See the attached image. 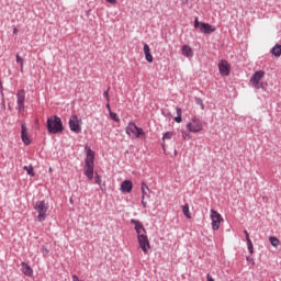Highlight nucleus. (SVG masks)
I'll return each mask as SVG.
<instances>
[{
    "instance_id": "30",
    "label": "nucleus",
    "mask_w": 281,
    "mask_h": 281,
    "mask_svg": "<svg viewBox=\"0 0 281 281\" xmlns=\"http://www.w3.org/2000/svg\"><path fill=\"white\" fill-rule=\"evenodd\" d=\"M195 103L201 106L202 111L205 109V104H203V100L201 98H195Z\"/></svg>"
},
{
    "instance_id": "26",
    "label": "nucleus",
    "mask_w": 281,
    "mask_h": 281,
    "mask_svg": "<svg viewBox=\"0 0 281 281\" xmlns=\"http://www.w3.org/2000/svg\"><path fill=\"white\" fill-rule=\"evenodd\" d=\"M23 169L30 175V177H34V167L32 166H24Z\"/></svg>"
},
{
    "instance_id": "7",
    "label": "nucleus",
    "mask_w": 281,
    "mask_h": 281,
    "mask_svg": "<svg viewBox=\"0 0 281 281\" xmlns=\"http://www.w3.org/2000/svg\"><path fill=\"white\" fill-rule=\"evenodd\" d=\"M194 27L195 30H200L202 34H212L213 32H216V27H214L212 24L200 22L199 18H195L194 20Z\"/></svg>"
},
{
    "instance_id": "2",
    "label": "nucleus",
    "mask_w": 281,
    "mask_h": 281,
    "mask_svg": "<svg viewBox=\"0 0 281 281\" xmlns=\"http://www.w3.org/2000/svg\"><path fill=\"white\" fill-rule=\"evenodd\" d=\"M126 135L133 139H139V137H146V132L142 127H138L135 123L130 122L125 128Z\"/></svg>"
},
{
    "instance_id": "29",
    "label": "nucleus",
    "mask_w": 281,
    "mask_h": 281,
    "mask_svg": "<svg viewBox=\"0 0 281 281\" xmlns=\"http://www.w3.org/2000/svg\"><path fill=\"white\" fill-rule=\"evenodd\" d=\"M249 254H254V243L251 239H248L247 241Z\"/></svg>"
},
{
    "instance_id": "14",
    "label": "nucleus",
    "mask_w": 281,
    "mask_h": 281,
    "mask_svg": "<svg viewBox=\"0 0 281 281\" xmlns=\"http://www.w3.org/2000/svg\"><path fill=\"white\" fill-rule=\"evenodd\" d=\"M132 225H135L134 229L137 236H143L146 234V228H144V224L137 220H131Z\"/></svg>"
},
{
    "instance_id": "28",
    "label": "nucleus",
    "mask_w": 281,
    "mask_h": 281,
    "mask_svg": "<svg viewBox=\"0 0 281 281\" xmlns=\"http://www.w3.org/2000/svg\"><path fill=\"white\" fill-rule=\"evenodd\" d=\"M110 117H111V120H113L114 122H120V117H117V114L114 113L113 111H110Z\"/></svg>"
},
{
    "instance_id": "32",
    "label": "nucleus",
    "mask_w": 281,
    "mask_h": 281,
    "mask_svg": "<svg viewBox=\"0 0 281 281\" xmlns=\"http://www.w3.org/2000/svg\"><path fill=\"white\" fill-rule=\"evenodd\" d=\"M103 95H104L106 102H111V98L109 97V89L106 91H104Z\"/></svg>"
},
{
    "instance_id": "37",
    "label": "nucleus",
    "mask_w": 281,
    "mask_h": 281,
    "mask_svg": "<svg viewBox=\"0 0 281 281\" xmlns=\"http://www.w3.org/2000/svg\"><path fill=\"white\" fill-rule=\"evenodd\" d=\"M105 106H106L109 113H111V104H109V102H108Z\"/></svg>"
},
{
    "instance_id": "27",
    "label": "nucleus",
    "mask_w": 281,
    "mask_h": 281,
    "mask_svg": "<svg viewBox=\"0 0 281 281\" xmlns=\"http://www.w3.org/2000/svg\"><path fill=\"white\" fill-rule=\"evenodd\" d=\"M16 63L20 65V71L23 74V58L16 55Z\"/></svg>"
},
{
    "instance_id": "22",
    "label": "nucleus",
    "mask_w": 281,
    "mask_h": 281,
    "mask_svg": "<svg viewBox=\"0 0 281 281\" xmlns=\"http://www.w3.org/2000/svg\"><path fill=\"white\" fill-rule=\"evenodd\" d=\"M269 240H270V245H272V247H279L280 246V239H278V237L270 236Z\"/></svg>"
},
{
    "instance_id": "3",
    "label": "nucleus",
    "mask_w": 281,
    "mask_h": 281,
    "mask_svg": "<svg viewBox=\"0 0 281 281\" xmlns=\"http://www.w3.org/2000/svg\"><path fill=\"white\" fill-rule=\"evenodd\" d=\"M47 131L49 133H63V121L57 115L50 116L47 120Z\"/></svg>"
},
{
    "instance_id": "38",
    "label": "nucleus",
    "mask_w": 281,
    "mask_h": 281,
    "mask_svg": "<svg viewBox=\"0 0 281 281\" xmlns=\"http://www.w3.org/2000/svg\"><path fill=\"white\" fill-rule=\"evenodd\" d=\"M13 34H19V29L14 27L13 29Z\"/></svg>"
},
{
    "instance_id": "16",
    "label": "nucleus",
    "mask_w": 281,
    "mask_h": 281,
    "mask_svg": "<svg viewBox=\"0 0 281 281\" xmlns=\"http://www.w3.org/2000/svg\"><path fill=\"white\" fill-rule=\"evenodd\" d=\"M22 273H24V276H27L29 278H32V276H34V270L32 269V267H30V265L22 262Z\"/></svg>"
},
{
    "instance_id": "41",
    "label": "nucleus",
    "mask_w": 281,
    "mask_h": 281,
    "mask_svg": "<svg viewBox=\"0 0 281 281\" xmlns=\"http://www.w3.org/2000/svg\"><path fill=\"white\" fill-rule=\"evenodd\" d=\"M49 172H52V168H49Z\"/></svg>"
},
{
    "instance_id": "18",
    "label": "nucleus",
    "mask_w": 281,
    "mask_h": 281,
    "mask_svg": "<svg viewBox=\"0 0 281 281\" xmlns=\"http://www.w3.org/2000/svg\"><path fill=\"white\" fill-rule=\"evenodd\" d=\"M143 49L147 63H153V54H150V46H148V44H145Z\"/></svg>"
},
{
    "instance_id": "33",
    "label": "nucleus",
    "mask_w": 281,
    "mask_h": 281,
    "mask_svg": "<svg viewBox=\"0 0 281 281\" xmlns=\"http://www.w3.org/2000/svg\"><path fill=\"white\" fill-rule=\"evenodd\" d=\"M182 139H190V134H188V132H182Z\"/></svg>"
},
{
    "instance_id": "10",
    "label": "nucleus",
    "mask_w": 281,
    "mask_h": 281,
    "mask_svg": "<svg viewBox=\"0 0 281 281\" xmlns=\"http://www.w3.org/2000/svg\"><path fill=\"white\" fill-rule=\"evenodd\" d=\"M218 70L221 76H229L232 71V66L229 65V63H227V60L222 59L218 63Z\"/></svg>"
},
{
    "instance_id": "40",
    "label": "nucleus",
    "mask_w": 281,
    "mask_h": 281,
    "mask_svg": "<svg viewBox=\"0 0 281 281\" xmlns=\"http://www.w3.org/2000/svg\"><path fill=\"white\" fill-rule=\"evenodd\" d=\"M162 148H166V144L165 143H162Z\"/></svg>"
},
{
    "instance_id": "5",
    "label": "nucleus",
    "mask_w": 281,
    "mask_h": 281,
    "mask_svg": "<svg viewBox=\"0 0 281 281\" xmlns=\"http://www.w3.org/2000/svg\"><path fill=\"white\" fill-rule=\"evenodd\" d=\"M34 210L37 212V221L43 223L47 218V210H49V205L45 203V201H37L34 205Z\"/></svg>"
},
{
    "instance_id": "24",
    "label": "nucleus",
    "mask_w": 281,
    "mask_h": 281,
    "mask_svg": "<svg viewBox=\"0 0 281 281\" xmlns=\"http://www.w3.org/2000/svg\"><path fill=\"white\" fill-rule=\"evenodd\" d=\"M268 83L267 82H259L257 87H252V89H262V91H267Z\"/></svg>"
},
{
    "instance_id": "9",
    "label": "nucleus",
    "mask_w": 281,
    "mask_h": 281,
    "mask_svg": "<svg viewBox=\"0 0 281 281\" xmlns=\"http://www.w3.org/2000/svg\"><path fill=\"white\" fill-rule=\"evenodd\" d=\"M69 128L72 133H80L82 127L80 126V120H78V115L72 114L69 119Z\"/></svg>"
},
{
    "instance_id": "20",
    "label": "nucleus",
    "mask_w": 281,
    "mask_h": 281,
    "mask_svg": "<svg viewBox=\"0 0 281 281\" xmlns=\"http://www.w3.org/2000/svg\"><path fill=\"white\" fill-rule=\"evenodd\" d=\"M176 113H177V116L175 117V122H177V124H181L183 122V119L181 116V108H176Z\"/></svg>"
},
{
    "instance_id": "31",
    "label": "nucleus",
    "mask_w": 281,
    "mask_h": 281,
    "mask_svg": "<svg viewBox=\"0 0 281 281\" xmlns=\"http://www.w3.org/2000/svg\"><path fill=\"white\" fill-rule=\"evenodd\" d=\"M94 183H97V186H101L102 184V178L100 177V175H97L94 178Z\"/></svg>"
},
{
    "instance_id": "35",
    "label": "nucleus",
    "mask_w": 281,
    "mask_h": 281,
    "mask_svg": "<svg viewBox=\"0 0 281 281\" xmlns=\"http://www.w3.org/2000/svg\"><path fill=\"white\" fill-rule=\"evenodd\" d=\"M244 234L246 236V240L247 241L251 240V238H249V233L247 231H244Z\"/></svg>"
},
{
    "instance_id": "11",
    "label": "nucleus",
    "mask_w": 281,
    "mask_h": 281,
    "mask_svg": "<svg viewBox=\"0 0 281 281\" xmlns=\"http://www.w3.org/2000/svg\"><path fill=\"white\" fill-rule=\"evenodd\" d=\"M18 98V111H25V90H19L16 93Z\"/></svg>"
},
{
    "instance_id": "34",
    "label": "nucleus",
    "mask_w": 281,
    "mask_h": 281,
    "mask_svg": "<svg viewBox=\"0 0 281 281\" xmlns=\"http://www.w3.org/2000/svg\"><path fill=\"white\" fill-rule=\"evenodd\" d=\"M246 260L247 262H251L252 265H256V261L254 260L252 257H247Z\"/></svg>"
},
{
    "instance_id": "13",
    "label": "nucleus",
    "mask_w": 281,
    "mask_h": 281,
    "mask_svg": "<svg viewBox=\"0 0 281 281\" xmlns=\"http://www.w3.org/2000/svg\"><path fill=\"white\" fill-rule=\"evenodd\" d=\"M21 139L26 146H30V144H32V139L27 134V126L25 125V123H22L21 125Z\"/></svg>"
},
{
    "instance_id": "15",
    "label": "nucleus",
    "mask_w": 281,
    "mask_h": 281,
    "mask_svg": "<svg viewBox=\"0 0 281 281\" xmlns=\"http://www.w3.org/2000/svg\"><path fill=\"white\" fill-rule=\"evenodd\" d=\"M121 192L125 194L133 192V182L131 180H124L121 184Z\"/></svg>"
},
{
    "instance_id": "25",
    "label": "nucleus",
    "mask_w": 281,
    "mask_h": 281,
    "mask_svg": "<svg viewBox=\"0 0 281 281\" xmlns=\"http://www.w3.org/2000/svg\"><path fill=\"white\" fill-rule=\"evenodd\" d=\"M172 137H175V132H166L162 136V142L166 139H172Z\"/></svg>"
},
{
    "instance_id": "8",
    "label": "nucleus",
    "mask_w": 281,
    "mask_h": 281,
    "mask_svg": "<svg viewBox=\"0 0 281 281\" xmlns=\"http://www.w3.org/2000/svg\"><path fill=\"white\" fill-rule=\"evenodd\" d=\"M137 241L142 251L145 255H148V251H150V240L148 239V235H138Z\"/></svg>"
},
{
    "instance_id": "19",
    "label": "nucleus",
    "mask_w": 281,
    "mask_h": 281,
    "mask_svg": "<svg viewBox=\"0 0 281 281\" xmlns=\"http://www.w3.org/2000/svg\"><path fill=\"white\" fill-rule=\"evenodd\" d=\"M272 56H276L277 58H280L281 56V45L277 44L272 50H271Z\"/></svg>"
},
{
    "instance_id": "6",
    "label": "nucleus",
    "mask_w": 281,
    "mask_h": 281,
    "mask_svg": "<svg viewBox=\"0 0 281 281\" xmlns=\"http://www.w3.org/2000/svg\"><path fill=\"white\" fill-rule=\"evenodd\" d=\"M210 218L212 221L211 227H212L213 232L221 229V223L224 222L223 215H221V213H218V211L211 209Z\"/></svg>"
},
{
    "instance_id": "23",
    "label": "nucleus",
    "mask_w": 281,
    "mask_h": 281,
    "mask_svg": "<svg viewBox=\"0 0 281 281\" xmlns=\"http://www.w3.org/2000/svg\"><path fill=\"white\" fill-rule=\"evenodd\" d=\"M182 212H183L184 216H187L188 218H192V215L190 214V205L184 204L182 206Z\"/></svg>"
},
{
    "instance_id": "36",
    "label": "nucleus",
    "mask_w": 281,
    "mask_h": 281,
    "mask_svg": "<svg viewBox=\"0 0 281 281\" xmlns=\"http://www.w3.org/2000/svg\"><path fill=\"white\" fill-rule=\"evenodd\" d=\"M108 3H111L112 5H115L117 3V0H105Z\"/></svg>"
},
{
    "instance_id": "4",
    "label": "nucleus",
    "mask_w": 281,
    "mask_h": 281,
    "mask_svg": "<svg viewBox=\"0 0 281 281\" xmlns=\"http://www.w3.org/2000/svg\"><path fill=\"white\" fill-rule=\"evenodd\" d=\"M205 128V122L201 120L199 116H193L188 123H187V130L189 133H201Z\"/></svg>"
},
{
    "instance_id": "21",
    "label": "nucleus",
    "mask_w": 281,
    "mask_h": 281,
    "mask_svg": "<svg viewBox=\"0 0 281 281\" xmlns=\"http://www.w3.org/2000/svg\"><path fill=\"white\" fill-rule=\"evenodd\" d=\"M146 190H148V186H145V184H142V204H143V207H146V202H145V199H146Z\"/></svg>"
},
{
    "instance_id": "12",
    "label": "nucleus",
    "mask_w": 281,
    "mask_h": 281,
    "mask_svg": "<svg viewBox=\"0 0 281 281\" xmlns=\"http://www.w3.org/2000/svg\"><path fill=\"white\" fill-rule=\"evenodd\" d=\"M262 78H265V70H258L254 72L250 78L251 87H258V83H260V80H262Z\"/></svg>"
},
{
    "instance_id": "39",
    "label": "nucleus",
    "mask_w": 281,
    "mask_h": 281,
    "mask_svg": "<svg viewBox=\"0 0 281 281\" xmlns=\"http://www.w3.org/2000/svg\"><path fill=\"white\" fill-rule=\"evenodd\" d=\"M44 254H48V250L45 248Z\"/></svg>"
},
{
    "instance_id": "17",
    "label": "nucleus",
    "mask_w": 281,
    "mask_h": 281,
    "mask_svg": "<svg viewBox=\"0 0 281 281\" xmlns=\"http://www.w3.org/2000/svg\"><path fill=\"white\" fill-rule=\"evenodd\" d=\"M182 56H186V58H192V56H194V53L192 52V47H190L189 45H184L182 46Z\"/></svg>"
},
{
    "instance_id": "1",
    "label": "nucleus",
    "mask_w": 281,
    "mask_h": 281,
    "mask_svg": "<svg viewBox=\"0 0 281 281\" xmlns=\"http://www.w3.org/2000/svg\"><path fill=\"white\" fill-rule=\"evenodd\" d=\"M95 161V151H93L91 148L87 149V156H86V165H85V175L91 181L93 179V168Z\"/></svg>"
}]
</instances>
